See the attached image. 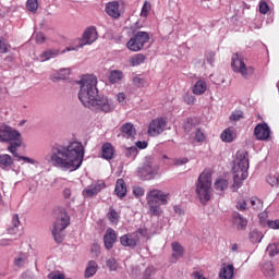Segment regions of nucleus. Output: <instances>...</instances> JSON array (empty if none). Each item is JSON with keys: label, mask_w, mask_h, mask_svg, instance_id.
Masks as SVG:
<instances>
[{"label": "nucleus", "mask_w": 279, "mask_h": 279, "mask_svg": "<svg viewBox=\"0 0 279 279\" xmlns=\"http://www.w3.org/2000/svg\"><path fill=\"white\" fill-rule=\"evenodd\" d=\"M233 225L235 226L236 230H245L247 228V218L243 217L239 213H233Z\"/></svg>", "instance_id": "18"}, {"label": "nucleus", "mask_w": 279, "mask_h": 279, "mask_svg": "<svg viewBox=\"0 0 279 279\" xmlns=\"http://www.w3.org/2000/svg\"><path fill=\"white\" fill-rule=\"evenodd\" d=\"M162 160L163 162L168 166V167H173V165H175L173 162V160H175V158H169L167 155L162 156Z\"/></svg>", "instance_id": "55"}, {"label": "nucleus", "mask_w": 279, "mask_h": 279, "mask_svg": "<svg viewBox=\"0 0 279 279\" xmlns=\"http://www.w3.org/2000/svg\"><path fill=\"white\" fill-rule=\"evenodd\" d=\"M172 247V258L175 260H180L182 256H184V246L180 244L179 242H172L171 244Z\"/></svg>", "instance_id": "26"}, {"label": "nucleus", "mask_w": 279, "mask_h": 279, "mask_svg": "<svg viewBox=\"0 0 279 279\" xmlns=\"http://www.w3.org/2000/svg\"><path fill=\"white\" fill-rule=\"evenodd\" d=\"M165 130H167V120L165 118H156L149 123L147 134L156 137L160 136Z\"/></svg>", "instance_id": "12"}, {"label": "nucleus", "mask_w": 279, "mask_h": 279, "mask_svg": "<svg viewBox=\"0 0 279 279\" xmlns=\"http://www.w3.org/2000/svg\"><path fill=\"white\" fill-rule=\"evenodd\" d=\"M250 203L254 210L263 209V201H260L258 197H256V196L251 197Z\"/></svg>", "instance_id": "38"}, {"label": "nucleus", "mask_w": 279, "mask_h": 279, "mask_svg": "<svg viewBox=\"0 0 279 279\" xmlns=\"http://www.w3.org/2000/svg\"><path fill=\"white\" fill-rule=\"evenodd\" d=\"M107 217L111 223H119V213L114 208L110 207Z\"/></svg>", "instance_id": "35"}, {"label": "nucleus", "mask_w": 279, "mask_h": 279, "mask_svg": "<svg viewBox=\"0 0 279 279\" xmlns=\"http://www.w3.org/2000/svg\"><path fill=\"white\" fill-rule=\"evenodd\" d=\"M48 279H65V278H64V275L60 272H50L48 275Z\"/></svg>", "instance_id": "57"}, {"label": "nucleus", "mask_w": 279, "mask_h": 279, "mask_svg": "<svg viewBox=\"0 0 279 279\" xmlns=\"http://www.w3.org/2000/svg\"><path fill=\"white\" fill-rule=\"evenodd\" d=\"M71 223V218L65 211H60L56 218L52 229V235L57 243H62L64 235L62 234L63 230H66Z\"/></svg>", "instance_id": "8"}, {"label": "nucleus", "mask_w": 279, "mask_h": 279, "mask_svg": "<svg viewBox=\"0 0 279 279\" xmlns=\"http://www.w3.org/2000/svg\"><path fill=\"white\" fill-rule=\"evenodd\" d=\"M196 195L203 206L210 202L213 197V174L210 172L204 171L199 174L196 182Z\"/></svg>", "instance_id": "6"}, {"label": "nucleus", "mask_w": 279, "mask_h": 279, "mask_svg": "<svg viewBox=\"0 0 279 279\" xmlns=\"http://www.w3.org/2000/svg\"><path fill=\"white\" fill-rule=\"evenodd\" d=\"M138 156V148L136 146H131L126 148L125 150V157L131 158V160H134Z\"/></svg>", "instance_id": "39"}, {"label": "nucleus", "mask_w": 279, "mask_h": 279, "mask_svg": "<svg viewBox=\"0 0 279 279\" xmlns=\"http://www.w3.org/2000/svg\"><path fill=\"white\" fill-rule=\"evenodd\" d=\"M254 134L257 141H267L271 136V129L267 123H259L255 126Z\"/></svg>", "instance_id": "14"}, {"label": "nucleus", "mask_w": 279, "mask_h": 279, "mask_svg": "<svg viewBox=\"0 0 279 279\" xmlns=\"http://www.w3.org/2000/svg\"><path fill=\"white\" fill-rule=\"evenodd\" d=\"M220 138L223 143H232V141H234V131L231 129H226L221 133Z\"/></svg>", "instance_id": "34"}, {"label": "nucleus", "mask_w": 279, "mask_h": 279, "mask_svg": "<svg viewBox=\"0 0 279 279\" xmlns=\"http://www.w3.org/2000/svg\"><path fill=\"white\" fill-rule=\"evenodd\" d=\"M220 279H232L234 278V266L233 265H227L226 267H222L219 272Z\"/></svg>", "instance_id": "27"}, {"label": "nucleus", "mask_w": 279, "mask_h": 279, "mask_svg": "<svg viewBox=\"0 0 279 279\" xmlns=\"http://www.w3.org/2000/svg\"><path fill=\"white\" fill-rule=\"evenodd\" d=\"M175 167H182V165H186L189 162V158L186 157H181V158H174L172 160Z\"/></svg>", "instance_id": "47"}, {"label": "nucleus", "mask_w": 279, "mask_h": 279, "mask_svg": "<svg viewBox=\"0 0 279 279\" xmlns=\"http://www.w3.org/2000/svg\"><path fill=\"white\" fill-rule=\"evenodd\" d=\"M183 99L185 101V104H187V106H193L195 105V96L191 95V94H184Z\"/></svg>", "instance_id": "46"}, {"label": "nucleus", "mask_w": 279, "mask_h": 279, "mask_svg": "<svg viewBox=\"0 0 279 279\" xmlns=\"http://www.w3.org/2000/svg\"><path fill=\"white\" fill-rule=\"evenodd\" d=\"M78 99L85 108L106 113L114 110V101L112 99L108 98V96H99L97 76L93 74L83 75L78 81Z\"/></svg>", "instance_id": "2"}, {"label": "nucleus", "mask_w": 279, "mask_h": 279, "mask_svg": "<svg viewBox=\"0 0 279 279\" xmlns=\"http://www.w3.org/2000/svg\"><path fill=\"white\" fill-rule=\"evenodd\" d=\"M49 162L56 169L73 173L84 162V145L81 142L57 144L51 148Z\"/></svg>", "instance_id": "1"}, {"label": "nucleus", "mask_w": 279, "mask_h": 279, "mask_svg": "<svg viewBox=\"0 0 279 279\" xmlns=\"http://www.w3.org/2000/svg\"><path fill=\"white\" fill-rule=\"evenodd\" d=\"M265 235L263 234V232L258 231L257 229H253L250 232V241L251 243H260V241H263V238Z\"/></svg>", "instance_id": "33"}, {"label": "nucleus", "mask_w": 279, "mask_h": 279, "mask_svg": "<svg viewBox=\"0 0 279 279\" xmlns=\"http://www.w3.org/2000/svg\"><path fill=\"white\" fill-rule=\"evenodd\" d=\"M12 165H14V159H12V156L8 154L0 155V169H3L5 171L8 169H11Z\"/></svg>", "instance_id": "23"}, {"label": "nucleus", "mask_w": 279, "mask_h": 279, "mask_svg": "<svg viewBox=\"0 0 279 279\" xmlns=\"http://www.w3.org/2000/svg\"><path fill=\"white\" fill-rule=\"evenodd\" d=\"M208 89V84L206 83V81L204 80H198L193 88H192V93L194 95H204V93H206V90Z\"/></svg>", "instance_id": "24"}, {"label": "nucleus", "mask_w": 279, "mask_h": 279, "mask_svg": "<svg viewBox=\"0 0 279 279\" xmlns=\"http://www.w3.org/2000/svg\"><path fill=\"white\" fill-rule=\"evenodd\" d=\"M10 44H8V40L5 37L1 36L0 37V53H8Z\"/></svg>", "instance_id": "42"}, {"label": "nucleus", "mask_w": 279, "mask_h": 279, "mask_svg": "<svg viewBox=\"0 0 279 279\" xmlns=\"http://www.w3.org/2000/svg\"><path fill=\"white\" fill-rule=\"evenodd\" d=\"M35 40L37 43V45H43V43H45L46 38H45V34L43 33H37Z\"/></svg>", "instance_id": "56"}, {"label": "nucleus", "mask_w": 279, "mask_h": 279, "mask_svg": "<svg viewBox=\"0 0 279 279\" xmlns=\"http://www.w3.org/2000/svg\"><path fill=\"white\" fill-rule=\"evenodd\" d=\"M149 43V33L138 31L135 35L126 43V48L130 51H141L145 45Z\"/></svg>", "instance_id": "10"}, {"label": "nucleus", "mask_w": 279, "mask_h": 279, "mask_svg": "<svg viewBox=\"0 0 279 279\" xmlns=\"http://www.w3.org/2000/svg\"><path fill=\"white\" fill-rule=\"evenodd\" d=\"M266 252L269 254V256H276L279 254V242L275 244H269L266 248Z\"/></svg>", "instance_id": "40"}, {"label": "nucleus", "mask_w": 279, "mask_h": 279, "mask_svg": "<svg viewBox=\"0 0 279 279\" xmlns=\"http://www.w3.org/2000/svg\"><path fill=\"white\" fill-rule=\"evenodd\" d=\"M123 80V72L120 70H112L109 74V82L110 84H118V82H121Z\"/></svg>", "instance_id": "31"}, {"label": "nucleus", "mask_w": 279, "mask_h": 279, "mask_svg": "<svg viewBox=\"0 0 279 279\" xmlns=\"http://www.w3.org/2000/svg\"><path fill=\"white\" fill-rule=\"evenodd\" d=\"M195 140L197 141V143H204V141H206V136L204 135L202 130L199 129L196 130Z\"/></svg>", "instance_id": "50"}, {"label": "nucleus", "mask_w": 279, "mask_h": 279, "mask_svg": "<svg viewBox=\"0 0 279 279\" xmlns=\"http://www.w3.org/2000/svg\"><path fill=\"white\" fill-rule=\"evenodd\" d=\"M114 193L118 197H125V195L128 194V186L125 185V180L118 179Z\"/></svg>", "instance_id": "25"}, {"label": "nucleus", "mask_w": 279, "mask_h": 279, "mask_svg": "<svg viewBox=\"0 0 279 279\" xmlns=\"http://www.w3.org/2000/svg\"><path fill=\"white\" fill-rule=\"evenodd\" d=\"M260 269L265 278H274L276 276V271L274 270V264L271 262H263L260 265Z\"/></svg>", "instance_id": "19"}, {"label": "nucleus", "mask_w": 279, "mask_h": 279, "mask_svg": "<svg viewBox=\"0 0 279 279\" xmlns=\"http://www.w3.org/2000/svg\"><path fill=\"white\" fill-rule=\"evenodd\" d=\"M247 153H236V165L233 167V191H239V187L243 185V180H247L250 173V159Z\"/></svg>", "instance_id": "5"}, {"label": "nucleus", "mask_w": 279, "mask_h": 279, "mask_svg": "<svg viewBox=\"0 0 279 279\" xmlns=\"http://www.w3.org/2000/svg\"><path fill=\"white\" fill-rule=\"evenodd\" d=\"M97 28L95 26H89L83 33V38L76 40L75 47H68L66 51H78L80 49L86 47V45H93L97 40Z\"/></svg>", "instance_id": "9"}, {"label": "nucleus", "mask_w": 279, "mask_h": 279, "mask_svg": "<svg viewBox=\"0 0 279 279\" xmlns=\"http://www.w3.org/2000/svg\"><path fill=\"white\" fill-rule=\"evenodd\" d=\"M63 197L65 198V199H69V197H71V189H64L63 190Z\"/></svg>", "instance_id": "64"}, {"label": "nucleus", "mask_w": 279, "mask_h": 279, "mask_svg": "<svg viewBox=\"0 0 279 279\" xmlns=\"http://www.w3.org/2000/svg\"><path fill=\"white\" fill-rule=\"evenodd\" d=\"M11 243H12V240H10V239H1L0 240V245L2 247H5V246L10 245Z\"/></svg>", "instance_id": "62"}, {"label": "nucleus", "mask_w": 279, "mask_h": 279, "mask_svg": "<svg viewBox=\"0 0 279 279\" xmlns=\"http://www.w3.org/2000/svg\"><path fill=\"white\" fill-rule=\"evenodd\" d=\"M12 227L8 229L9 234H16L19 232V226H21V220L19 219V215H13L12 217Z\"/></svg>", "instance_id": "32"}, {"label": "nucleus", "mask_w": 279, "mask_h": 279, "mask_svg": "<svg viewBox=\"0 0 279 279\" xmlns=\"http://www.w3.org/2000/svg\"><path fill=\"white\" fill-rule=\"evenodd\" d=\"M231 66L234 73H241L242 77H244L245 80L254 75V68H246L245 62L243 61V59L240 58L239 53L232 56Z\"/></svg>", "instance_id": "11"}, {"label": "nucleus", "mask_w": 279, "mask_h": 279, "mask_svg": "<svg viewBox=\"0 0 279 279\" xmlns=\"http://www.w3.org/2000/svg\"><path fill=\"white\" fill-rule=\"evenodd\" d=\"M99 269V265H97V262L89 260L87 263V267L85 269V278H93L95 274H97V270Z\"/></svg>", "instance_id": "29"}, {"label": "nucleus", "mask_w": 279, "mask_h": 279, "mask_svg": "<svg viewBox=\"0 0 279 279\" xmlns=\"http://www.w3.org/2000/svg\"><path fill=\"white\" fill-rule=\"evenodd\" d=\"M117 99L119 101V104H121L122 106H124L125 104V93H119L117 95Z\"/></svg>", "instance_id": "60"}, {"label": "nucleus", "mask_w": 279, "mask_h": 279, "mask_svg": "<svg viewBox=\"0 0 279 279\" xmlns=\"http://www.w3.org/2000/svg\"><path fill=\"white\" fill-rule=\"evenodd\" d=\"M106 183L104 181H98L97 183L90 185L89 187L83 191V195H87V197H95L98 193L104 191Z\"/></svg>", "instance_id": "16"}, {"label": "nucleus", "mask_w": 279, "mask_h": 279, "mask_svg": "<svg viewBox=\"0 0 279 279\" xmlns=\"http://www.w3.org/2000/svg\"><path fill=\"white\" fill-rule=\"evenodd\" d=\"M58 56H60L59 49H48L39 56V60L40 62H47L48 60H53V58H58Z\"/></svg>", "instance_id": "22"}, {"label": "nucleus", "mask_w": 279, "mask_h": 279, "mask_svg": "<svg viewBox=\"0 0 279 279\" xmlns=\"http://www.w3.org/2000/svg\"><path fill=\"white\" fill-rule=\"evenodd\" d=\"M192 279H206V277H204V275L199 271H194L192 275Z\"/></svg>", "instance_id": "61"}, {"label": "nucleus", "mask_w": 279, "mask_h": 279, "mask_svg": "<svg viewBox=\"0 0 279 279\" xmlns=\"http://www.w3.org/2000/svg\"><path fill=\"white\" fill-rule=\"evenodd\" d=\"M236 209L240 210L241 213H243V210L247 209V202H245V199L239 201L236 203Z\"/></svg>", "instance_id": "53"}, {"label": "nucleus", "mask_w": 279, "mask_h": 279, "mask_svg": "<svg viewBox=\"0 0 279 279\" xmlns=\"http://www.w3.org/2000/svg\"><path fill=\"white\" fill-rule=\"evenodd\" d=\"M0 143H9L8 151L16 158L17 162H26L27 165H38V160L29 157L19 155L17 150L23 141L21 140V133L7 124H0Z\"/></svg>", "instance_id": "3"}, {"label": "nucleus", "mask_w": 279, "mask_h": 279, "mask_svg": "<svg viewBox=\"0 0 279 279\" xmlns=\"http://www.w3.org/2000/svg\"><path fill=\"white\" fill-rule=\"evenodd\" d=\"M106 12H107L108 16H111V19H120L121 17V9L117 1L107 3Z\"/></svg>", "instance_id": "17"}, {"label": "nucleus", "mask_w": 279, "mask_h": 279, "mask_svg": "<svg viewBox=\"0 0 279 279\" xmlns=\"http://www.w3.org/2000/svg\"><path fill=\"white\" fill-rule=\"evenodd\" d=\"M71 75V69L64 68L61 69L59 72H53L50 75L51 82H59V80H66Z\"/></svg>", "instance_id": "20"}, {"label": "nucleus", "mask_w": 279, "mask_h": 279, "mask_svg": "<svg viewBox=\"0 0 279 279\" xmlns=\"http://www.w3.org/2000/svg\"><path fill=\"white\" fill-rule=\"evenodd\" d=\"M26 9L28 10V12H33V14H36V12H38V0H27Z\"/></svg>", "instance_id": "37"}, {"label": "nucleus", "mask_w": 279, "mask_h": 279, "mask_svg": "<svg viewBox=\"0 0 279 279\" xmlns=\"http://www.w3.org/2000/svg\"><path fill=\"white\" fill-rule=\"evenodd\" d=\"M207 62H208L209 64H213V62H215V52H209V53L207 54Z\"/></svg>", "instance_id": "63"}, {"label": "nucleus", "mask_w": 279, "mask_h": 279, "mask_svg": "<svg viewBox=\"0 0 279 279\" xmlns=\"http://www.w3.org/2000/svg\"><path fill=\"white\" fill-rule=\"evenodd\" d=\"M160 171V166L151 157H146L142 167L137 169V175L142 180H154L158 172Z\"/></svg>", "instance_id": "7"}, {"label": "nucleus", "mask_w": 279, "mask_h": 279, "mask_svg": "<svg viewBox=\"0 0 279 279\" xmlns=\"http://www.w3.org/2000/svg\"><path fill=\"white\" fill-rule=\"evenodd\" d=\"M173 210L175 215H179L180 217L184 216V209L180 205L173 206Z\"/></svg>", "instance_id": "58"}, {"label": "nucleus", "mask_w": 279, "mask_h": 279, "mask_svg": "<svg viewBox=\"0 0 279 279\" xmlns=\"http://www.w3.org/2000/svg\"><path fill=\"white\" fill-rule=\"evenodd\" d=\"M102 158L105 160H112L114 158V147L110 143L102 145Z\"/></svg>", "instance_id": "28"}, {"label": "nucleus", "mask_w": 279, "mask_h": 279, "mask_svg": "<svg viewBox=\"0 0 279 279\" xmlns=\"http://www.w3.org/2000/svg\"><path fill=\"white\" fill-rule=\"evenodd\" d=\"M114 243H117V231L109 228L104 235V244L106 250H112V247H114Z\"/></svg>", "instance_id": "15"}, {"label": "nucleus", "mask_w": 279, "mask_h": 279, "mask_svg": "<svg viewBox=\"0 0 279 279\" xmlns=\"http://www.w3.org/2000/svg\"><path fill=\"white\" fill-rule=\"evenodd\" d=\"M146 202L149 215L160 217L162 215V208L160 206H167L169 204V193L159 189L149 190L146 193Z\"/></svg>", "instance_id": "4"}, {"label": "nucleus", "mask_w": 279, "mask_h": 279, "mask_svg": "<svg viewBox=\"0 0 279 279\" xmlns=\"http://www.w3.org/2000/svg\"><path fill=\"white\" fill-rule=\"evenodd\" d=\"M267 226L271 230H279V219L276 220H267Z\"/></svg>", "instance_id": "51"}, {"label": "nucleus", "mask_w": 279, "mask_h": 279, "mask_svg": "<svg viewBox=\"0 0 279 279\" xmlns=\"http://www.w3.org/2000/svg\"><path fill=\"white\" fill-rule=\"evenodd\" d=\"M106 265L110 271H117V259H107Z\"/></svg>", "instance_id": "45"}, {"label": "nucleus", "mask_w": 279, "mask_h": 279, "mask_svg": "<svg viewBox=\"0 0 279 279\" xmlns=\"http://www.w3.org/2000/svg\"><path fill=\"white\" fill-rule=\"evenodd\" d=\"M241 119H243V111H234L230 116V121H241Z\"/></svg>", "instance_id": "49"}, {"label": "nucleus", "mask_w": 279, "mask_h": 279, "mask_svg": "<svg viewBox=\"0 0 279 279\" xmlns=\"http://www.w3.org/2000/svg\"><path fill=\"white\" fill-rule=\"evenodd\" d=\"M214 186H215L216 191L223 192V191H226V189H228V180H226V179H218V180H216Z\"/></svg>", "instance_id": "36"}, {"label": "nucleus", "mask_w": 279, "mask_h": 279, "mask_svg": "<svg viewBox=\"0 0 279 279\" xmlns=\"http://www.w3.org/2000/svg\"><path fill=\"white\" fill-rule=\"evenodd\" d=\"M15 267H23L25 265V255L20 254L17 257L14 258Z\"/></svg>", "instance_id": "44"}, {"label": "nucleus", "mask_w": 279, "mask_h": 279, "mask_svg": "<svg viewBox=\"0 0 279 279\" xmlns=\"http://www.w3.org/2000/svg\"><path fill=\"white\" fill-rule=\"evenodd\" d=\"M259 12L260 14H267L269 12V4L266 1L259 2Z\"/></svg>", "instance_id": "52"}, {"label": "nucleus", "mask_w": 279, "mask_h": 279, "mask_svg": "<svg viewBox=\"0 0 279 279\" xmlns=\"http://www.w3.org/2000/svg\"><path fill=\"white\" fill-rule=\"evenodd\" d=\"M138 234H143V229H140L137 232L134 233H128L120 238V243L123 245V247H131V250H134L136 245H138Z\"/></svg>", "instance_id": "13"}, {"label": "nucleus", "mask_w": 279, "mask_h": 279, "mask_svg": "<svg viewBox=\"0 0 279 279\" xmlns=\"http://www.w3.org/2000/svg\"><path fill=\"white\" fill-rule=\"evenodd\" d=\"M150 11H151V3H149V1H145L142 7L141 16H143L144 19H147V16H149Z\"/></svg>", "instance_id": "41"}, {"label": "nucleus", "mask_w": 279, "mask_h": 279, "mask_svg": "<svg viewBox=\"0 0 279 279\" xmlns=\"http://www.w3.org/2000/svg\"><path fill=\"white\" fill-rule=\"evenodd\" d=\"M137 149H147V142L145 141H138L135 144Z\"/></svg>", "instance_id": "59"}, {"label": "nucleus", "mask_w": 279, "mask_h": 279, "mask_svg": "<svg viewBox=\"0 0 279 279\" xmlns=\"http://www.w3.org/2000/svg\"><path fill=\"white\" fill-rule=\"evenodd\" d=\"M154 274H156V268L154 266H148L143 274V279H151Z\"/></svg>", "instance_id": "43"}, {"label": "nucleus", "mask_w": 279, "mask_h": 279, "mask_svg": "<svg viewBox=\"0 0 279 279\" xmlns=\"http://www.w3.org/2000/svg\"><path fill=\"white\" fill-rule=\"evenodd\" d=\"M121 130L124 138L134 140V136H136V129H134V124L132 123H124Z\"/></svg>", "instance_id": "21"}, {"label": "nucleus", "mask_w": 279, "mask_h": 279, "mask_svg": "<svg viewBox=\"0 0 279 279\" xmlns=\"http://www.w3.org/2000/svg\"><path fill=\"white\" fill-rule=\"evenodd\" d=\"M145 60H147V57H145V54L137 53L131 57L130 64L131 66H141V64H143Z\"/></svg>", "instance_id": "30"}, {"label": "nucleus", "mask_w": 279, "mask_h": 279, "mask_svg": "<svg viewBox=\"0 0 279 279\" xmlns=\"http://www.w3.org/2000/svg\"><path fill=\"white\" fill-rule=\"evenodd\" d=\"M133 84L138 87L145 86V80L142 78L141 76H134Z\"/></svg>", "instance_id": "54"}, {"label": "nucleus", "mask_w": 279, "mask_h": 279, "mask_svg": "<svg viewBox=\"0 0 279 279\" xmlns=\"http://www.w3.org/2000/svg\"><path fill=\"white\" fill-rule=\"evenodd\" d=\"M133 195H135V197H143V195H145V189H143L142 186H134Z\"/></svg>", "instance_id": "48"}]
</instances>
